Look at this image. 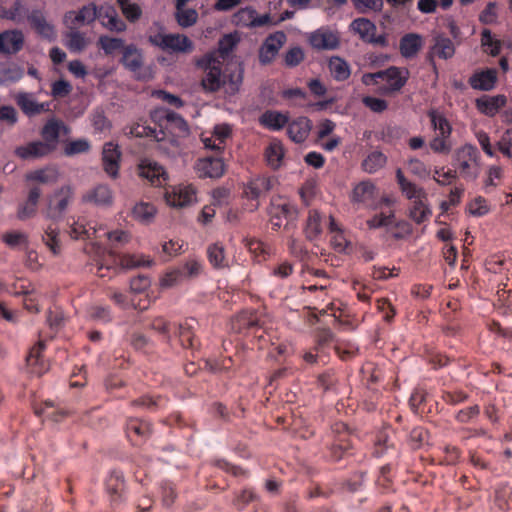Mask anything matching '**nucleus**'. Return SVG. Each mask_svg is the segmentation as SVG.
Wrapping results in <instances>:
<instances>
[{
	"label": "nucleus",
	"instance_id": "nucleus-11",
	"mask_svg": "<svg viewBox=\"0 0 512 512\" xmlns=\"http://www.w3.org/2000/svg\"><path fill=\"white\" fill-rule=\"evenodd\" d=\"M405 75H402V71L397 67H389L386 70L378 71L377 77L386 84L380 87V91L384 94H390L399 91L406 83L408 71L405 70Z\"/></svg>",
	"mask_w": 512,
	"mask_h": 512
},
{
	"label": "nucleus",
	"instance_id": "nucleus-10",
	"mask_svg": "<svg viewBox=\"0 0 512 512\" xmlns=\"http://www.w3.org/2000/svg\"><path fill=\"white\" fill-rule=\"evenodd\" d=\"M195 189L191 185H178L166 188L165 199L171 207H185L194 202Z\"/></svg>",
	"mask_w": 512,
	"mask_h": 512
},
{
	"label": "nucleus",
	"instance_id": "nucleus-60",
	"mask_svg": "<svg viewBox=\"0 0 512 512\" xmlns=\"http://www.w3.org/2000/svg\"><path fill=\"white\" fill-rule=\"evenodd\" d=\"M89 316L91 319L102 322L109 323L112 321V311L109 306L95 305L90 308Z\"/></svg>",
	"mask_w": 512,
	"mask_h": 512
},
{
	"label": "nucleus",
	"instance_id": "nucleus-44",
	"mask_svg": "<svg viewBox=\"0 0 512 512\" xmlns=\"http://www.w3.org/2000/svg\"><path fill=\"white\" fill-rule=\"evenodd\" d=\"M322 217L317 210H310L305 226L306 237L310 240L317 238L322 232Z\"/></svg>",
	"mask_w": 512,
	"mask_h": 512
},
{
	"label": "nucleus",
	"instance_id": "nucleus-3",
	"mask_svg": "<svg viewBox=\"0 0 512 512\" xmlns=\"http://www.w3.org/2000/svg\"><path fill=\"white\" fill-rule=\"evenodd\" d=\"M59 137L60 130H42L43 141H34L19 146L16 148L15 154L25 160L46 156L56 148Z\"/></svg>",
	"mask_w": 512,
	"mask_h": 512
},
{
	"label": "nucleus",
	"instance_id": "nucleus-23",
	"mask_svg": "<svg viewBox=\"0 0 512 512\" xmlns=\"http://www.w3.org/2000/svg\"><path fill=\"white\" fill-rule=\"evenodd\" d=\"M295 213V209L288 202H278L273 200L269 209L270 223L272 229L277 231L282 226V218H291Z\"/></svg>",
	"mask_w": 512,
	"mask_h": 512
},
{
	"label": "nucleus",
	"instance_id": "nucleus-21",
	"mask_svg": "<svg viewBox=\"0 0 512 512\" xmlns=\"http://www.w3.org/2000/svg\"><path fill=\"white\" fill-rule=\"evenodd\" d=\"M44 349V342L39 341L29 350L26 356V364L29 372L37 376H41L48 370L47 364L42 357Z\"/></svg>",
	"mask_w": 512,
	"mask_h": 512
},
{
	"label": "nucleus",
	"instance_id": "nucleus-40",
	"mask_svg": "<svg viewBox=\"0 0 512 512\" xmlns=\"http://www.w3.org/2000/svg\"><path fill=\"white\" fill-rule=\"evenodd\" d=\"M168 399L163 396L144 395L131 402L132 406L142 407L149 411H157L167 406Z\"/></svg>",
	"mask_w": 512,
	"mask_h": 512
},
{
	"label": "nucleus",
	"instance_id": "nucleus-38",
	"mask_svg": "<svg viewBox=\"0 0 512 512\" xmlns=\"http://www.w3.org/2000/svg\"><path fill=\"white\" fill-rule=\"evenodd\" d=\"M16 102L23 112L29 116L40 114L47 110L44 103L36 102L29 94L21 93L17 95Z\"/></svg>",
	"mask_w": 512,
	"mask_h": 512
},
{
	"label": "nucleus",
	"instance_id": "nucleus-59",
	"mask_svg": "<svg viewBox=\"0 0 512 512\" xmlns=\"http://www.w3.org/2000/svg\"><path fill=\"white\" fill-rule=\"evenodd\" d=\"M232 21L237 26L252 27L253 21H255L254 10L242 8L233 15Z\"/></svg>",
	"mask_w": 512,
	"mask_h": 512
},
{
	"label": "nucleus",
	"instance_id": "nucleus-32",
	"mask_svg": "<svg viewBox=\"0 0 512 512\" xmlns=\"http://www.w3.org/2000/svg\"><path fill=\"white\" fill-rule=\"evenodd\" d=\"M151 116L161 128H168L169 126L182 128L184 126V120L168 109H156Z\"/></svg>",
	"mask_w": 512,
	"mask_h": 512
},
{
	"label": "nucleus",
	"instance_id": "nucleus-15",
	"mask_svg": "<svg viewBox=\"0 0 512 512\" xmlns=\"http://www.w3.org/2000/svg\"><path fill=\"white\" fill-rule=\"evenodd\" d=\"M286 41L284 32L278 31L270 35L262 45L259 59L262 64L270 63Z\"/></svg>",
	"mask_w": 512,
	"mask_h": 512
},
{
	"label": "nucleus",
	"instance_id": "nucleus-52",
	"mask_svg": "<svg viewBox=\"0 0 512 512\" xmlns=\"http://www.w3.org/2000/svg\"><path fill=\"white\" fill-rule=\"evenodd\" d=\"M238 41L239 38L236 35L227 34L219 40L218 50L217 52H213L212 54H215L217 58L220 57L222 59H225L235 48Z\"/></svg>",
	"mask_w": 512,
	"mask_h": 512
},
{
	"label": "nucleus",
	"instance_id": "nucleus-14",
	"mask_svg": "<svg viewBox=\"0 0 512 512\" xmlns=\"http://www.w3.org/2000/svg\"><path fill=\"white\" fill-rule=\"evenodd\" d=\"M195 169L201 178H219L224 174L225 164L221 158L206 157L197 161Z\"/></svg>",
	"mask_w": 512,
	"mask_h": 512
},
{
	"label": "nucleus",
	"instance_id": "nucleus-50",
	"mask_svg": "<svg viewBox=\"0 0 512 512\" xmlns=\"http://www.w3.org/2000/svg\"><path fill=\"white\" fill-rule=\"evenodd\" d=\"M429 441V432L422 426L414 427L408 437V443L414 450L422 448Z\"/></svg>",
	"mask_w": 512,
	"mask_h": 512
},
{
	"label": "nucleus",
	"instance_id": "nucleus-18",
	"mask_svg": "<svg viewBox=\"0 0 512 512\" xmlns=\"http://www.w3.org/2000/svg\"><path fill=\"white\" fill-rule=\"evenodd\" d=\"M83 202L91 203L96 206L109 207L113 203V192L106 184H99L89 191L83 197Z\"/></svg>",
	"mask_w": 512,
	"mask_h": 512
},
{
	"label": "nucleus",
	"instance_id": "nucleus-25",
	"mask_svg": "<svg viewBox=\"0 0 512 512\" xmlns=\"http://www.w3.org/2000/svg\"><path fill=\"white\" fill-rule=\"evenodd\" d=\"M232 130H204L201 133V141L205 148L220 151L224 148L225 141L231 137Z\"/></svg>",
	"mask_w": 512,
	"mask_h": 512
},
{
	"label": "nucleus",
	"instance_id": "nucleus-7",
	"mask_svg": "<svg viewBox=\"0 0 512 512\" xmlns=\"http://www.w3.org/2000/svg\"><path fill=\"white\" fill-rule=\"evenodd\" d=\"M277 183L278 180L274 176H260L247 183L243 194L247 199L255 201L250 208L252 211L259 207L258 200L272 190Z\"/></svg>",
	"mask_w": 512,
	"mask_h": 512
},
{
	"label": "nucleus",
	"instance_id": "nucleus-36",
	"mask_svg": "<svg viewBox=\"0 0 512 512\" xmlns=\"http://www.w3.org/2000/svg\"><path fill=\"white\" fill-rule=\"evenodd\" d=\"M505 103L504 95L483 96L476 101L477 108L486 115H494Z\"/></svg>",
	"mask_w": 512,
	"mask_h": 512
},
{
	"label": "nucleus",
	"instance_id": "nucleus-9",
	"mask_svg": "<svg viewBox=\"0 0 512 512\" xmlns=\"http://www.w3.org/2000/svg\"><path fill=\"white\" fill-rule=\"evenodd\" d=\"M261 125L268 128H283L286 125L290 127L310 128L311 122L306 117H297L290 121L289 116L277 111H267L259 119Z\"/></svg>",
	"mask_w": 512,
	"mask_h": 512
},
{
	"label": "nucleus",
	"instance_id": "nucleus-8",
	"mask_svg": "<svg viewBox=\"0 0 512 512\" xmlns=\"http://www.w3.org/2000/svg\"><path fill=\"white\" fill-rule=\"evenodd\" d=\"M351 30L358 34L364 42L386 47L388 41L385 34L376 36V25L367 18H357L350 24Z\"/></svg>",
	"mask_w": 512,
	"mask_h": 512
},
{
	"label": "nucleus",
	"instance_id": "nucleus-4",
	"mask_svg": "<svg viewBox=\"0 0 512 512\" xmlns=\"http://www.w3.org/2000/svg\"><path fill=\"white\" fill-rule=\"evenodd\" d=\"M455 167L461 177L475 180L481 170L480 152L476 146L466 144L456 152Z\"/></svg>",
	"mask_w": 512,
	"mask_h": 512
},
{
	"label": "nucleus",
	"instance_id": "nucleus-20",
	"mask_svg": "<svg viewBox=\"0 0 512 512\" xmlns=\"http://www.w3.org/2000/svg\"><path fill=\"white\" fill-rule=\"evenodd\" d=\"M105 485L111 502L115 505L119 504L123 500L125 488L123 473L119 470H112L106 479Z\"/></svg>",
	"mask_w": 512,
	"mask_h": 512
},
{
	"label": "nucleus",
	"instance_id": "nucleus-64",
	"mask_svg": "<svg viewBox=\"0 0 512 512\" xmlns=\"http://www.w3.org/2000/svg\"><path fill=\"white\" fill-rule=\"evenodd\" d=\"M497 149L508 159H512V130H505L504 134L496 143Z\"/></svg>",
	"mask_w": 512,
	"mask_h": 512
},
{
	"label": "nucleus",
	"instance_id": "nucleus-63",
	"mask_svg": "<svg viewBox=\"0 0 512 512\" xmlns=\"http://www.w3.org/2000/svg\"><path fill=\"white\" fill-rule=\"evenodd\" d=\"M201 270L202 264L195 259L188 260L182 267L178 268L184 280L198 276Z\"/></svg>",
	"mask_w": 512,
	"mask_h": 512
},
{
	"label": "nucleus",
	"instance_id": "nucleus-47",
	"mask_svg": "<svg viewBox=\"0 0 512 512\" xmlns=\"http://www.w3.org/2000/svg\"><path fill=\"white\" fill-rule=\"evenodd\" d=\"M331 75L338 81H344L350 76L349 65L340 57H332L329 60Z\"/></svg>",
	"mask_w": 512,
	"mask_h": 512
},
{
	"label": "nucleus",
	"instance_id": "nucleus-31",
	"mask_svg": "<svg viewBox=\"0 0 512 512\" xmlns=\"http://www.w3.org/2000/svg\"><path fill=\"white\" fill-rule=\"evenodd\" d=\"M309 40L318 50H333L339 46V39L332 32L316 31L310 35Z\"/></svg>",
	"mask_w": 512,
	"mask_h": 512
},
{
	"label": "nucleus",
	"instance_id": "nucleus-28",
	"mask_svg": "<svg viewBox=\"0 0 512 512\" xmlns=\"http://www.w3.org/2000/svg\"><path fill=\"white\" fill-rule=\"evenodd\" d=\"M97 230L94 225L88 222L85 218H78L73 221L68 230V234L72 239H91L96 237Z\"/></svg>",
	"mask_w": 512,
	"mask_h": 512
},
{
	"label": "nucleus",
	"instance_id": "nucleus-57",
	"mask_svg": "<svg viewBox=\"0 0 512 512\" xmlns=\"http://www.w3.org/2000/svg\"><path fill=\"white\" fill-rule=\"evenodd\" d=\"M150 328L162 335L165 341L169 342L171 331L176 329V325H172L171 323L167 322L163 317H157L152 320Z\"/></svg>",
	"mask_w": 512,
	"mask_h": 512
},
{
	"label": "nucleus",
	"instance_id": "nucleus-54",
	"mask_svg": "<svg viewBox=\"0 0 512 512\" xmlns=\"http://www.w3.org/2000/svg\"><path fill=\"white\" fill-rule=\"evenodd\" d=\"M175 18L181 27L187 28L193 26L197 22L198 13L195 9H188L185 7L175 11Z\"/></svg>",
	"mask_w": 512,
	"mask_h": 512
},
{
	"label": "nucleus",
	"instance_id": "nucleus-62",
	"mask_svg": "<svg viewBox=\"0 0 512 512\" xmlns=\"http://www.w3.org/2000/svg\"><path fill=\"white\" fill-rule=\"evenodd\" d=\"M98 45L104 50L106 54H112L116 50L124 46V42L120 38H112L109 36H100Z\"/></svg>",
	"mask_w": 512,
	"mask_h": 512
},
{
	"label": "nucleus",
	"instance_id": "nucleus-53",
	"mask_svg": "<svg viewBox=\"0 0 512 512\" xmlns=\"http://www.w3.org/2000/svg\"><path fill=\"white\" fill-rule=\"evenodd\" d=\"M120 265L122 268L132 269L142 266H150L152 260L146 258L144 255L137 254H126L123 255L120 259Z\"/></svg>",
	"mask_w": 512,
	"mask_h": 512
},
{
	"label": "nucleus",
	"instance_id": "nucleus-45",
	"mask_svg": "<svg viewBox=\"0 0 512 512\" xmlns=\"http://www.w3.org/2000/svg\"><path fill=\"white\" fill-rule=\"evenodd\" d=\"M35 412L55 422H59L69 415V412L65 409L55 408L52 401H45L42 407L37 408Z\"/></svg>",
	"mask_w": 512,
	"mask_h": 512
},
{
	"label": "nucleus",
	"instance_id": "nucleus-13",
	"mask_svg": "<svg viewBox=\"0 0 512 512\" xmlns=\"http://www.w3.org/2000/svg\"><path fill=\"white\" fill-rule=\"evenodd\" d=\"M139 175L147 179L154 186H165L169 179L163 166L148 159L140 163Z\"/></svg>",
	"mask_w": 512,
	"mask_h": 512
},
{
	"label": "nucleus",
	"instance_id": "nucleus-37",
	"mask_svg": "<svg viewBox=\"0 0 512 512\" xmlns=\"http://www.w3.org/2000/svg\"><path fill=\"white\" fill-rule=\"evenodd\" d=\"M427 200L413 201L409 208V217L416 223L422 224L429 221L432 216V210L427 203Z\"/></svg>",
	"mask_w": 512,
	"mask_h": 512
},
{
	"label": "nucleus",
	"instance_id": "nucleus-19",
	"mask_svg": "<svg viewBox=\"0 0 512 512\" xmlns=\"http://www.w3.org/2000/svg\"><path fill=\"white\" fill-rule=\"evenodd\" d=\"M121 152L119 147L112 142L105 143L102 151V162L105 172L115 178L119 171Z\"/></svg>",
	"mask_w": 512,
	"mask_h": 512
},
{
	"label": "nucleus",
	"instance_id": "nucleus-30",
	"mask_svg": "<svg viewBox=\"0 0 512 512\" xmlns=\"http://www.w3.org/2000/svg\"><path fill=\"white\" fill-rule=\"evenodd\" d=\"M284 155L285 151L283 145L277 139L271 140L264 151V157L267 162V165L273 170H277L278 168H280V166L282 165Z\"/></svg>",
	"mask_w": 512,
	"mask_h": 512
},
{
	"label": "nucleus",
	"instance_id": "nucleus-49",
	"mask_svg": "<svg viewBox=\"0 0 512 512\" xmlns=\"http://www.w3.org/2000/svg\"><path fill=\"white\" fill-rule=\"evenodd\" d=\"M451 132L452 130H440L439 135L430 142L431 149L439 153H448L452 148Z\"/></svg>",
	"mask_w": 512,
	"mask_h": 512
},
{
	"label": "nucleus",
	"instance_id": "nucleus-48",
	"mask_svg": "<svg viewBox=\"0 0 512 512\" xmlns=\"http://www.w3.org/2000/svg\"><path fill=\"white\" fill-rule=\"evenodd\" d=\"M386 156L379 151L370 153L362 162V167L367 173H375L382 168L386 163Z\"/></svg>",
	"mask_w": 512,
	"mask_h": 512
},
{
	"label": "nucleus",
	"instance_id": "nucleus-29",
	"mask_svg": "<svg viewBox=\"0 0 512 512\" xmlns=\"http://www.w3.org/2000/svg\"><path fill=\"white\" fill-rule=\"evenodd\" d=\"M496 81V69H487L485 71L475 73L469 79V83L474 89L482 91L492 90L496 84Z\"/></svg>",
	"mask_w": 512,
	"mask_h": 512
},
{
	"label": "nucleus",
	"instance_id": "nucleus-61",
	"mask_svg": "<svg viewBox=\"0 0 512 512\" xmlns=\"http://www.w3.org/2000/svg\"><path fill=\"white\" fill-rule=\"evenodd\" d=\"M239 320L247 329H256L263 326V321L260 319L258 313L254 310L243 311L239 316Z\"/></svg>",
	"mask_w": 512,
	"mask_h": 512
},
{
	"label": "nucleus",
	"instance_id": "nucleus-22",
	"mask_svg": "<svg viewBox=\"0 0 512 512\" xmlns=\"http://www.w3.org/2000/svg\"><path fill=\"white\" fill-rule=\"evenodd\" d=\"M396 180L402 194L409 200H427V193L424 188L409 181L403 174L401 169L396 171Z\"/></svg>",
	"mask_w": 512,
	"mask_h": 512
},
{
	"label": "nucleus",
	"instance_id": "nucleus-33",
	"mask_svg": "<svg viewBox=\"0 0 512 512\" xmlns=\"http://www.w3.org/2000/svg\"><path fill=\"white\" fill-rule=\"evenodd\" d=\"M455 54V46L453 42L444 36H436L434 38V45L431 47L430 58L438 56L441 59L452 58Z\"/></svg>",
	"mask_w": 512,
	"mask_h": 512
},
{
	"label": "nucleus",
	"instance_id": "nucleus-34",
	"mask_svg": "<svg viewBox=\"0 0 512 512\" xmlns=\"http://www.w3.org/2000/svg\"><path fill=\"white\" fill-rule=\"evenodd\" d=\"M207 258L209 263L215 269H224L229 267L224 245L220 242L210 244L207 247Z\"/></svg>",
	"mask_w": 512,
	"mask_h": 512
},
{
	"label": "nucleus",
	"instance_id": "nucleus-58",
	"mask_svg": "<svg viewBox=\"0 0 512 512\" xmlns=\"http://www.w3.org/2000/svg\"><path fill=\"white\" fill-rule=\"evenodd\" d=\"M117 2L127 20L134 22L140 18L142 11L136 3H131L129 0H117Z\"/></svg>",
	"mask_w": 512,
	"mask_h": 512
},
{
	"label": "nucleus",
	"instance_id": "nucleus-51",
	"mask_svg": "<svg viewBox=\"0 0 512 512\" xmlns=\"http://www.w3.org/2000/svg\"><path fill=\"white\" fill-rule=\"evenodd\" d=\"M246 247L257 262L265 261L269 256V247L258 239H248Z\"/></svg>",
	"mask_w": 512,
	"mask_h": 512
},
{
	"label": "nucleus",
	"instance_id": "nucleus-12",
	"mask_svg": "<svg viewBox=\"0 0 512 512\" xmlns=\"http://www.w3.org/2000/svg\"><path fill=\"white\" fill-rule=\"evenodd\" d=\"M99 9L94 3L83 6L79 11H68L64 15L65 26H80L91 24L98 18Z\"/></svg>",
	"mask_w": 512,
	"mask_h": 512
},
{
	"label": "nucleus",
	"instance_id": "nucleus-2",
	"mask_svg": "<svg viewBox=\"0 0 512 512\" xmlns=\"http://www.w3.org/2000/svg\"><path fill=\"white\" fill-rule=\"evenodd\" d=\"M353 455V444L348 426L342 422L332 425L331 431L324 440L323 458L330 463H337Z\"/></svg>",
	"mask_w": 512,
	"mask_h": 512
},
{
	"label": "nucleus",
	"instance_id": "nucleus-1",
	"mask_svg": "<svg viewBox=\"0 0 512 512\" xmlns=\"http://www.w3.org/2000/svg\"><path fill=\"white\" fill-rule=\"evenodd\" d=\"M73 199V191L70 186L61 187L56 191L48 201L46 217L53 220L45 229L42 240L48 249L54 254L59 255L62 250L60 240V231L55 221L62 218L63 213Z\"/></svg>",
	"mask_w": 512,
	"mask_h": 512
},
{
	"label": "nucleus",
	"instance_id": "nucleus-27",
	"mask_svg": "<svg viewBox=\"0 0 512 512\" xmlns=\"http://www.w3.org/2000/svg\"><path fill=\"white\" fill-rule=\"evenodd\" d=\"M64 33L65 46L72 52L80 53L86 49L90 41L85 33L80 32L76 27L66 26Z\"/></svg>",
	"mask_w": 512,
	"mask_h": 512
},
{
	"label": "nucleus",
	"instance_id": "nucleus-41",
	"mask_svg": "<svg viewBox=\"0 0 512 512\" xmlns=\"http://www.w3.org/2000/svg\"><path fill=\"white\" fill-rule=\"evenodd\" d=\"M122 63L132 72H138L143 64L140 51L133 45L127 46L123 52Z\"/></svg>",
	"mask_w": 512,
	"mask_h": 512
},
{
	"label": "nucleus",
	"instance_id": "nucleus-56",
	"mask_svg": "<svg viewBox=\"0 0 512 512\" xmlns=\"http://www.w3.org/2000/svg\"><path fill=\"white\" fill-rule=\"evenodd\" d=\"M156 209L150 203H138L133 208V215L142 222H150L155 216Z\"/></svg>",
	"mask_w": 512,
	"mask_h": 512
},
{
	"label": "nucleus",
	"instance_id": "nucleus-46",
	"mask_svg": "<svg viewBox=\"0 0 512 512\" xmlns=\"http://www.w3.org/2000/svg\"><path fill=\"white\" fill-rule=\"evenodd\" d=\"M174 330L178 331L179 341L183 348L194 349L196 347V339L194 337L193 326L188 321L179 324Z\"/></svg>",
	"mask_w": 512,
	"mask_h": 512
},
{
	"label": "nucleus",
	"instance_id": "nucleus-17",
	"mask_svg": "<svg viewBox=\"0 0 512 512\" xmlns=\"http://www.w3.org/2000/svg\"><path fill=\"white\" fill-rule=\"evenodd\" d=\"M24 45V35L20 30H7L0 33V53L12 55L18 53Z\"/></svg>",
	"mask_w": 512,
	"mask_h": 512
},
{
	"label": "nucleus",
	"instance_id": "nucleus-5",
	"mask_svg": "<svg viewBox=\"0 0 512 512\" xmlns=\"http://www.w3.org/2000/svg\"><path fill=\"white\" fill-rule=\"evenodd\" d=\"M197 66L205 70L201 84L204 90L215 92L223 85L221 62L215 54H208L197 61Z\"/></svg>",
	"mask_w": 512,
	"mask_h": 512
},
{
	"label": "nucleus",
	"instance_id": "nucleus-42",
	"mask_svg": "<svg viewBox=\"0 0 512 512\" xmlns=\"http://www.w3.org/2000/svg\"><path fill=\"white\" fill-rule=\"evenodd\" d=\"M375 186L371 181H362L357 184L352 192V201L367 203L374 198Z\"/></svg>",
	"mask_w": 512,
	"mask_h": 512
},
{
	"label": "nucleus",
	"instance_id": "nucleus-39",
	"mask_svg": "<svg viewBox=\"0 0 512 512\" xmlns=\"http://www.w3.org/2000/svg\"><path fill=\"white\" fill-rule=\"evenodd\" d=\"M243 67L241 64H237L235 68L223 77V86L226 93L234 95L239 91L240 85L243 81Z\"/></svg>",
	"mask_w": 512,
	"mask_h": 512
},
{
	"label": "nucleus",
	"instance_id": "nucleus-6",
	"mask_svg": "<svg viewBox=\"0 0 512 512\" xmlns=\"http://www.w3.org/2000/svg\"><path fill=\"white\" fill-rule=\"evenodd\" d=\"M149 40L162 50L174 53H190L194 47L193 42L183 34L157 33Z\"/></svg>",
	"mask_w": 512,
	"mask_h": 512
},
{
	"label": "nucleus",
	"instance_id": "nucleus-24",
	"mask_svg": "<svg viewBox=\"0 0 512 512\" xmlns=\"http://www.w3.org/2000/svg\"><path fill=\"white\" fill-rule=\"evenodd\" d=\"M98 18L101 19V24L110 31L123 32L126 30L125 22L119 18L112 6L100 7Z\"/></svg>",
	"mask_w": 512,
	"mask_h": 512
},
{
	"label": "nucleus",
	"instance_id": "nucleus-43",
	"mask_svg": "<svg viewBox=\"0 0 512 512\" xmlns=\"http://www.w3.org/2000/svg\"><path fill=\"white\" fill-rule=\"evenodd\" d=\"M58 170L55 167H46L35 170L27 175V180L36 181L43 184H52L58 180Z\"/></svg>",
	"mask_w": 512,
	"mask_h": 512
},
{
	"label": "nucleus",
	"instance_id": "nucleus-55",
	"mask_svg": "<svg viewBox=\"0 0 512 512\" xmlns=\"http://www.w3.org/2000/svg\"><path fill=\"white\" fill-rule=\"evenodd\" d=\"M315 338L316 344L314 350L318 353L334 342L335 335L330 328H318Z\"/></svg>",
	"mask_w": 512,
	"mask_h": 512
},
{
	"label": "nucleus",
	"instance_id": "nucleus-35",
	"mask_svg": "<svg viewBox=\"0 0 512 512\" xmlns=\"http://www.w3.org/2000/svg\"><path fill=\"white\" fill-rule=\"evenodd\" d=\"M28 20L31 26L41 36L48 39H53L55 37L53 25L47 22L44 15L40 11H32V13L28 16Z\"/></svg>",
	"mask_w": 512,
	"mask_h": 512
},
{
	"label": "nucleus",
	"instance_id": "nucleus-16",
	"mask_svg": "<svg viewBox=\"0 0 512 512\" xmlns=\"http://www.w3.org/2000/svg\"><path fill=\"white\" fill-rule=\"evenodd\" d=\"M126 434L133 445H140L150 436L151 424L138 418H131L126 423Z\"/></svg>",
	"mask_w": 512,
	"mask_h": 512
},
{
	"label": "nucleus",
	"instance_id": "nucleus-26",
	"mask_svg": "<svg viewBox=\"0 0 512 512\" xmlns=\"http://www.w3.org/2000/svg\"><path fill=\"white\" fill-rule=\"evenodd\" d=\"M423 38L416 33L405 34L399 43L400 54L404 58H414L423 47Z\"/></svg>",
	"mask_w": 512,
	"mask_h": 512
}]
</instances>
